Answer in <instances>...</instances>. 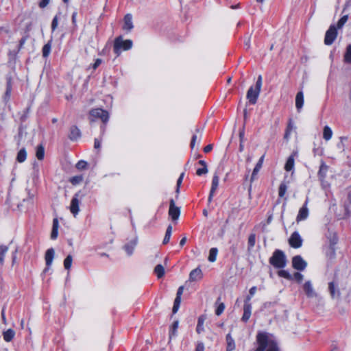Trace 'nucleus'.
<instances>
[{"label":"nucleus","instance_id":"nucleus-1","mask_svg":"<svg viewBox=\"0 0 351 351\" xmlns=\"http://www.w3.org/2000/svg\"><path fill=\"white\" fill-rule=\"evenodd\" d=\"M256 341L258 346L255 351H278L276 343L270 339L266 333H258Z\"/></svg>","mask_w":351,"mask_h":351},{"label":"nucleus","instance_id":"nucleus-2","mask_svg":"<svg viewBox=\"0 0 351 351\" xmlns=\"http://www.w3.org/2000/svg\"><path fill=\"white\" fill-rule=\"evenodd\" d=\"M269 262L275 268H284L287 265V258L282 250H276L269 258Z\"/></svg>","mask_w":351,"mask_h":351},{"label":"nucleus","instance_id":"nucleus-3","mask_svg":"<svg viewBox=\"0 0 351 351\" xmlns=\"http://www.w3.org/2000/svg\"><path fill=\"white\" fill-rule=\"evenodd\" d=\"M262 86V77L259 75L256 82L255 87L251 86L247 92V99L251 104H255L257 101Z\"/></svg>","mask_w":351,"mask_h":351},{"label":"nucleus","instance_id":"nucleus-4","mask_svg":"<svg viewBox=\"0 0 351 351\" xmlns=\"http://www.w3.org/2000/svg\"><path fill=\"white\" fill-rule=\"evenodd\" d=\"M132 41L131 40H123L122 36H119L114 39V52L119 56L121 49L129 50L132 47Z\"/></svg>","mask_w":351,"mask_h":351},{"label":"nucleus","instance_id":"nucleus-5","mask_svg":"<svg viewBox=\"0 0 351 351\" xmlns=\"http://www.w3.org/2000/svg\"><path fill=\"white\" fill-rule=\"evenodd\" d=\"M95 118L100 119L104 123H106L109 119V114L108 111L101 108H93L89 112L90 121H94Z\"/></svg>","mask_w":351,"mask_h":351},{"label":"nucleus","instance_id":"nucleus-6","mask_svg":"<svg viewBox=\"0 0 351 351\" xmlns=\"http://www.w3.org/2000/svg\"><path fill=\"white\" fill-rule=\"evenodd\" d=\"M81 192L79 191L76 193L73 197L71 204L69 206V209L73 215L75 217L80 211V199L79 197H82L83 195H80Z\"/></svg>","mask_w":351,"mask_h":351},{"label":"nucleus","instance_id":"nucleus-7","mask_svg":"<svg viewBox=\"0 0 351 351\" xmlns=\"http://www.w3.org/2000/svg\"><path fill=\"white\" fill-rule=\"evenodd\" d=\"M337 36V27L334 25H330L329 29L326 32L324 43L326 45H332V43L336 39Z\"/></svg>","mask_w":351,"mask_h":351},{"label":"nucleus","instance_id":"nucleus-8","mask_svg":"<svg viewBox=\"0 0 351 351\" xmlns=\"http://www.w3.org/2000/svg\"><path fill=\"white\" fill-rule=\"evenodd\" d=\"M306 262L302 258L301 256L297 255L292 258V266L294 269L303 271L306 267Z\"/></svg>","mask_w":351,"mask_h":351},{"label":"nucleus","instance_id":"nucleus-9","mask_svg":"<svg viewBox=\"0 0 351 351\" xmlns=\"http://www.w3.org/2000/svg\"><path fill=\"white\" fill-rule=\"evenodd\" d=\"M289 245L293 248H299L302 246V239L298 232H294L289 239Z\"/></svg>","mask_w":351,"mask_h":351},{"label":"nucleus","instance_id":"nucleus-10","mask_svg":"<svg viewBox=\"0 0 351 351\" xmlns=\"http://www.w3.org/2000/svg\"><path fill=\"white\" fill-rule=\"evenodd\" d=\"M169 215L172 220H177L180 215V208L176 206L174 200L171 199L169 201Z\"/></svg>","mask_w":351,"mask_h":351},{"label":"nucleus","instance_id":"nucleus-11","mask_svg":"<svg viewBox=\"0 0 351 351\" xmlns=\"http://www.w3.org/2000/svg\"><path fill=\"white\" fill-rule=\"evenodd\" d=\"M298 156V151L295 150L293 151L291 154L287 158L286 163L285 165V169L287 171H291L294 168V164H295V158H297Z\"/></svg>","mask_w":351,"mask_h":351},{"label":"nucleus","instance_id":"nucleus-12","mask_svg":"<svg viewBox=\"0 0 351 351\" xmlns=\"http://www.w3.org/2000/svg\"><path fill=\"white\" fill-rule=\"evenodd\" d=\"M219 176L217 175V173H215L213 176V178L211 188H210V193H209L208 198V203H210L213 200L214 194H215V191H217L218 186H219Z\"/></svg>","mask_w":351,"mask_h":351},{"label":"nucleus","instance_id":"nucleus-13","mask_svg":"<svg viewBox=\"0 0 351 351\" xmlns=\"http://www.w3.org/2000/svg\"><path fill=\"white\" fill-rule=\"evenodd\" d=\"M123 29L127 32H130L134 28L132 23V16L131 14H127L123 19Z\"/></svg>","mask_w":351,"mask_h":351},{"label":"nucleus","instance_id":"nucleus-14","mask_svg":"<svg viewBox=\"0 0 351 351\" xmlns=\"http://www.w3.org/2000/svg\"><path fill=\"white\" fill-rule=\"evenodd\" d=\"M307 200L305 202L304 206L299 210L298 214L296 217V221L298 222L300 221L305 220L308 216V209L306 206Z\"/></svg>","mask_w":351,"mask_h":351},{"label":"nucleus","instance_id":"nucleus-15","mask_svg":"<svg viewBox=\"0 0 351 351\" xmlns=\"http://www.w3.org/2000/svg\"><path fill=\"white\" fill-rule=\"evenodd\" d=\"M54 254L55 252L53 248H49L47 250L45 253V261L47 267L45 269L44 272H46L49 269L51 265L52 264Z\"/></svg>","mask_w":351,"mask_h":351},{"label":"nucleus","instance_id":"nucleus-16","mask_svg":"<svg viewBox=\"0 0 351 351\" xmlns=\"http://www.w3.org/2000/svg\"><path fill=\"white\" fill-rule=\"evenodd\" d=\"M264 158H265V155H263L259 158L258 162L256 163V165L252 171V176H251V178H250L251 182H254L257 178L256 176H257L258 171H260V169H261V167L263 166Z\"/></svg>","mask_w":351,"mask_h":351},{"label":"nucleus","instance_id":"nucleus-17","mask_svg":"<svg viewBox=\"0 0 351 351\" xmlns=\"http://www.w3.org/2000/svg\"><path fill=\"white\" fill-rule=\"evenodd\" d=\"M203 277L202 271L199 267L193 269L189 274L190 281H198Z\"/></svg>","mask_w":351,"mask_h":351},{"label":"nucleus","instance_id":"nucleus-18","mask_svg":"<svg viewBox=\"0 0 351 351\" xmlns=\"http://www.w3.org/2000/svg\"><path fill=\"white\" fill-rule=\"evenodd\" d=\"M137 243V238L135 237L123 246L124 250L126 252L128 256H131L133 253L135 246Z\"/></svg>","mask_w":351,"mask_h":351},{"label":"nucleus","instance_id":"nucleus-19","mask_svg":"<svg viewBox=\"0 0 351 351\" xmlns=\"http://www.w3.org/2000/svg\"><path fill=\"white\" fill-rule=\"evenodd\" d=\"M252 314V305L251 304H244L243 305V315L241 317V320L243 322H247Z\"/></svg>","mask_w":351,"mask_h":351},{"label":"nucleus","instance_id":"nucleus-20","mask_svg":"<svg viewBox=\"0 0 351 351\" xmlns=\"http://www.w3.org/2000/svg\"><path fill=\"white\" fill-rule=\"evenodd\" d=\"M304 105V95L302 91H299L295 97V107L298 112H300Z\"/></svg>","mask_w":351,"mask_h":351},{"label":"nucleus","instance_id":"nucleus-21","mask_svg":"<svg viewBox=\"0 0 351 351\" xmlns=\"http://www.w3.org/2000/svg\"><path fill=\"white\" fill-rule=\"evenodd\" d=\"M303 289L306 295L308 298H313L315 296L316 294L313 289L312 285L310 281H307L304 283Z\"/></svg>","mask_w":351,"mask_h":351},{"label":"nucleus","instance_id":"nucleus-22","mask_svg":"<svg viewBox=\"0 0 351 351\" xmlns=\"http://www.w3.org/2000/svg\"><path fill=\"white\" fill-rule=\"evenodd\" d=\"M80 136H81V132H80V130H79V128L75 125L72 126L70 129V134L69 136V138L71 141H75L78 138H80Z\"/></svg>","mask_w":351,"mask_h":351},{"label":"nucleus","instance_id":"nucleus-23","mask_svg":"<svg viewBox=\"0 0 351 351\" xmlns=\"http://www.w3.org/2000/svg\"><path fill=\"white\" fill-rule=\"evenodd\" d=\"M226 341L227 344L226 351H233L235 349V342L230 333L226 335Z\"/></svg>","mask_w":351,"mask_h":351},{"label":"nucleus","instance_id":"nucleus-24","mask_svg":"<svg viewBox=\"0 0 351 351\" xmlns=\"http://www.w3.org/2000/svg\"><path fill=\"white\" fill-rule=\"evenodd\" d=\"M58 227L59 223L57 218H54L53 220L52 230L51 232V239L54 240L57 238L58 234Z\"/></svg>","mask_w":351,"mask_h":351},{"label":"nucleus","instance_id":"nucleus-25","mask_svg":"<svg viewBox=\"0 0 351 351\" xmlns=\"http://www.w3.org/2000/svg\"><path fill=\"white\" fill-rule=\"evenodd\" d=\"M328 290L332 298H335V297H338L339 295V291L338 289H336L333 282H330L329 283Z\"/></svg>","mask_w":351,"mask_h":351},{"label":"nucleus","instance_id":"nucleus-26","mask_svg":"<svg viewBox=\"0 0 351 351\" xmlns=\"http://www.w3.org/2000/svg\"><path fill=\"white\" fill-rule=\"evenodd\" d=\"M206 317L204 315H201L199 317L197 320V324L196 327V331L198 334H200L204 331V323L205 322Z\"/></svg>","mask_w":351,"mask_h":351},{"label":"nucleus","instance_id":"nucleus-27","mask_svg":"<svg viewBox=\"0 0 351 351\" xmlns=\"http://www.w3.org/2000/svg\"><path fill=\"white\" fill-rule=\"evenodd\" d=\"M14 335L15 332L12 329H8L3 333V339L7 342L11 341Z\"/></svg>","mask_w":351,"mask_h":351},{"label":"nucleus","instance_id":"nucleus-28","mask_svg":"<svg viewBox=\"0 0 351 351\" xmlns=\"http://www.w3.org/2000/svg\"><path fill=\"white\" fill-rule=\"evenodd\" d=\"M26 158H27V152H26L25 148L23 147L19 151L17 156H16V160L19 162H23L26 160Z\"/></svg>","mask_w":351,"mask_h":351},{"label":"nucleus","instance_id":"nucleus-29","mask_svg":"<svg viewBox=\"0 0 351 351\" xmlns=\"http://www.w3.org/2000/svg\"><path fill=\"white\" fill-rule=\"evenodd\" d=\"M332 131L331 128L329 126L326 125L323 130L324 139L328 141L332 138Z\"/></svg>","mask_w":351,"mask_h":351},{"label":"nucleus","instance_id":"nucleus-30","mask_svg":"<svg viewBox=\"0 0 351 351\" xmlns=\"http://www.w3.org/2000/svg\"><path fill=\"white\" fill-rule=\"evenodd\" d=\"M219 300L220 298H218L215 302V305H217V308L215 309V314L217 316H219L221 314H222L225 309V304L223 302L219 303Z\"/></svg>","mask_w":351,"mask_h":351},{"label":"nucleus","instance_id":"nucleus-31","mask_svg":"<svg viewBox=\"0 0 351 351\" xmlns=\"http://www.w3.org/2000/svg\"><path fill=\"white\" fill-rule=\"evenodd\" d=\"M36 156L38 160H41L45 156V148L43 145H39L36 147Z\"/></svg>","mask_w":351,"mask_h":351},{"label":"nucleus","instance_id":"nucleus-32","mask_svg":"<svg viewBox=\"0 0 351 351\" xmlns=\"http://www.w3.org/2000/svg\"><path fill=\"white\" fill-rule=\"evenodd\" d=\"M154 273L158 278H161L165 275L164 267L160 264L157 265L154 268Z\"/></svg>","mask_w":351,"mask_h":351},{"label":"nucleus","instance_id":"nucleus-33","mask_svg":"<svg viewBox=\"0 0 351 351\" xmlns=\"http://www.w3.org/2000/svg\"><path fill=\"white\" fill-rule=\"evenodd\" d=\"M172 232V226L169 225L165 232V235L162 241V244L166 245L169 243Z\"/></svg>","mask_w":351,"mask_h":351},{"label":"nucleus","instance_id":"nucleus-34","mask_svg":"<svg viewBox=\"0 0 351 351\" xmlns=\"http://www.w3.org/2000/svg\"><path fill=\"white\" fill-rule=\"evenodd\" d=\"M51 40H49L47 44H45L43 47V56L47 58L51 51Z\"/></svg>","mask_w":351,"mask_h":351},{"label":"nucleus","instance_id":"nucleus-35","mask_svg":"<svg viewBox=\"0 0 351 351\" xmlns=\"http://www.w3.org/2000/svg\"><path fill=\"white\" fill-rule=\"evenodd\" d=\"M218 250L216 247H213L209 251L208 261L210 262H215L216 261Z\"/></svg>","mask_w":351,"mask_h":351},{"label":"nucleus","instance_id":"nucleus-36","mask_svg":"<svg viewBox=\"0 0 351 351\" xmlns=\"http://www.w3.org/2000/svg\"><path fill=\"white\" fill-rule=\"evenodd\" d=\"M255 243H256V235H255V234H251L248 237V241H247L248 250H250L252 248L254 247V246L255 245Z\"/></svg>","mask_w":351,"mask_h":351},{"label":"nucleus","instance_id":"nucleus-37","mask_svg":"<svg viewBox=\"0 0 351 351\" xmlns=\"http://www.w3.org/2000/svg\"><path fill=\"white\" fill-rule=\"evenodd\" d=\"M180 302H181V296L178 297V296L176 295V297L175 298V300H174L173 306V308H172L173 313H177V311L179 309V307H180Z\"/></svg>","mask_w":351,"mask_h":351},{"label":"nucleus","instance_id":"nucleus-38","mask_svg":"<svg viewBox=\"0 0 351 351\" xmlns=\"http://www.w3.org/2000/svg\"><path fill=\"white\" fill-rule=\"evenodd\" d=\"M344 60L347 63L351 64V45H348L344 55Z\"/></svg>","mask_w":351,"mask_h":351},{"label":"nucleus","instance_id":"nucleus-39","mask_svg":"<svg viewBox=\"0 0 351 351\" xmlns=\"http://www.w3.org/2000/svg\"><path fill=\"white\" fill-rule=\"evenodd\" d=\"M278 275L280 277L285 278L287 280H293V276L291 275L286 270H280L278 271Z\"/></svg>","mask_w":351,"mask_h":351},{"label":"nucleus","instance_id":"nucleus-40","mask_svg":"<svg viewBox=\"0 0 351 351\" xmlns=\"http://www.w3.org/2000/svg\"><path fill=\"white\" fill-rule=\"evenodd\" d=\"M287 190V186L285 183L282 182L278 189V195L280 197H283Z\"/></svg>","mask_w":351,"mask_h":351},{"label":"nucleus","instance_id":"nucleus-41","mask_svg":"<svg viewBox=\"0 0 351 351\" xmlns=\"http://www.w3.org/2000/svg\"><path fill=\"white\" fill-rule=\"evenodd\" d=\"M83 180V176L82 175L75 176L70 178L69 181L73 185H77L82 182Z\"/></svg>","mask_w":351,"mask_h":351},{"label":"nucleus","instance_id":"nucleus-42","mask_svg":"<svg viewBox=\"0 0 351 351\" xmlns=\"http://www.w3.org/2000/svg\"><path fill=\"white\" fill-rule=\"evenodd\" d=\"M73 258L71 255H68L64 261V267L66 269H70L72 265Z\"/></svg>","mask_w":351,"mask_h":351},{"label":"nucleus","instance_id":"nucleus-43","mask_svg":"<svg viewBox=\"0 0 351 351\" xmlns=\"http://www.w3.org/2000/svg\"><path fill=\"white\" fill-rule=\"evenodd\" d=\"M348 19V15L343 16L337 22V28H341Z\"/></svg>","mask_w":351,"mask_h":351},{"label":"nucleus","instance_id":"nucleus-44","mask_svg":"<svg viewBox=\"0 0 351 351\" xmlns=\"http://www.w3.org/2000/svg\"><path fill=\"white\" fill-rule=\"evenodd\" d=\"M178 327V321H175L173 323L172 326H171V330L169 332V337L170 338H171L172 336H175L176 335Z\"/></svg>","mask_w":351,"mask_h":351},{"label":"nucleus","instance_id":"nucleus-45","mask_svg":"<svg viewBox=\"0 0 351 351\" xmlns=\"http://www.w3.org/2000/svg\"><path fill=\"white\" fill-rule=\"evenodd\" d=\"M339 143H337V147L339 149H342V150H344L345 149V145H344V141H346L348 140V137L346 136H341L339 138Z\"/></svg>","mask_w":351,"mask_h":351},{"label":"nucleus","instance_id":"nucleus-46","mask_svg":"<svg viewBox=\"0 0 351 351\" xmlns=\"http://www.w3.org/2000/svg\"><path fill=\"white\" fill-rule=\"evenodd\" d=\"M87 166V162L84 160H80L77 162L75 167L77 169H84Z\"/></svg>","mask_w":351,"mask_h":351},{"label":"nucleus","instance_id":"nucleus-47","mask_svg":"<svg viewBox=\"0 0 351 351\" xmlns=\"http://www.w3.org/2000/svg\"><path fill=\"white\" fill-rule=\"evenodd\" d=\"M327 171V166L322 164L321 166H320V168H319V176L320 177H322L324 178L325 176V174H326V172Z\"/></svg>","mask_w":351,"mask_h":351},{"label":"nucleus","instance_id":"nucleus-48","mask_svg":"<svg viewBox=\"0 0 351 351\" xmlns=\"http://www.w3.org/2000/svg\"><path fill=\"white\" fill-rule=\"evenodd\" d=\"M208 173L207 167H202V168H199L197 169L196 174L197 176H202L203 174H206Z\"/></svg>","mask_w":351,"mask_h":351},{"label":"nucleus","instance_id":"nucleus-49","mask_svg":"<svg viewBox=\"0 0 351 351\" xmlns=\"http://www.w3.org/2000/svg\"><path fill=\"white\" fill-rule=\"evenodd\" d=\"M293 279L295 280L298 282H301L303 280V275L299 272H295L293 276Z\"/></svg>","mask_w":351,"mask_h":351},{"label":"nucleus","instance_id":"nucleus-50","mask_svg":"<svg viewBox=\"0 0 351 351\" xmlns=\"http://www.w3.org/2000/svg\"><path fill=\"white\" fill-rule=\"evenodd\" d=\"M184 176V173H182L179 177V178L177 180V189H176V193H179L180 191V186L182 182L183 178Z\"/></svg>","mask_w":351,"mask_h":351},{"label":"nucleus","instance_id":"nucleus-51","mask_svg":"<svg viewBox=\"0 0 351 351\" xmlns=\"http://www.w3.org/2000/svg\"><path fill=\"white\" fill-rule=\"evenodd\" d=\"M58 16H56L53 19L52 23H51V30H52V32H53L56 29V27H58Z\"/></svg>","mask_w":351,"mask_h":351},{"label":"nucleus","instance_id":"nucleus-52","mask_svg":"<svg viewBox=\"0 0 351 351\" xmlns=\"http://www.w3.org/2000/svg\"><path fill=\"white\" fill-rule=\"evenodd\" d=\"M8 250V247L1 245H0V256H5Z\"/></svg>","mask_w":351,"mask_h":351},{"label":"nucleus","instance_id":"nucleus-53","mask_svg":"<svg viewBox=\"0 0 351 351\" xmlns=\"http://www.w3.org/2000/svg\"><path fill=\"white\" fill-rule=\"evenodd\" d=\"M102 60L100 58L96 59L95 63L91 66L93 70L97 69L98 66L102 63Z\"/></svg>","mask_w":351,"mask_h":351},{"label":"nucleus","instance_id":"nucleus-54","mask_svg":"<svg viewBox=\"0 0 351 351\" xmlns=\"http://www.w3.org/2000/svg\"><path fill=\"white\" fill-rule=\"evenodd\" d=\"M195 351H204V345L202 342L197 343Z\"/></svg>","mask_w":351,"mask_h":351},{"label":"nucleus","instance_id":"nucleus-55","mask_svg":"<svg viewBox=\"0 0 351 351\" xmlns=\"http://www.w3.org/2000/svg\"><path fill=\"white\" fill-rule=\"evenodd\" d=\"M197 138V136L196 134H193L192 136V138H191V144H190L191 149L194 148Z\"/></svg>","mask_w":351,"mask_h":351},{"label":"nucleus","instance_id":"nucleus-56","mask_svg":"<svg viewBox=\"0 0 351 351\" xmlns=\"http://www.w3.org/2000/svg\"><path fill=\"white\" fill-rule=\"evenodd\" d=\"M50 0H42L40 3L39 6L42 8H45L49 3Z\"/></svg>","mask_w":351,"mask_h":351},{"label":"nucleus","instance_id":"nucleus-57","mask_svg":"<svg viewBox=\"0 0 351 351\" xmlns=\"http://www.w3.org/2000/svg\"><path fill=\"white\" fill-rule=\"evenodd\" d=\"M94 147L95 149H99L101 147V141L99 140L98 138L95 139Z\"/></svg>","mask_w":351,"mask_h":351},{"label":"nucleus","instance_id":"nucleus-58","mask_svg":"<svg viewBox=\"0 0 351 351\" xmlns=\"http://www.w3.org/2000/svg\"><path fill=\"white\" fill-rule=\"evenodd\" d=\"M291 125L289 124L287 129V131L285 134V136H284V138L285 139H288L289 137V135H290V132H291Z\"/></svg>","mask_w":351,"mask_h":351},{"label":"nucleus","instance_id":"nucleus-59","mask_svg":"<svg viewBox=\"0 0 351 351\" xmlns=\"http://www.w3.org/2000/svg\"><path fill=\"white\" fill-rule=\"evenodd\" d=\"M26 40H27V38L26 37H23L20 41H19V49H21L23 45L25 44V43L26 42Z\"/></svg>","mask_w":351,"mask_h":351},{"label":"nucleus","instance_id":"nucleus-60","mask_svg":"<svg viewBox=\"0 0 351 351\" xmlns=\"http://www.w3.org/2000/svg\"><path fill=\"white\" fill-rule=\"evenodd\" d=\"M213 149V145L211 144H209L208 145H206L204 148V152L205 153H208L209 152H210Z\"/></svg>","mask_w":351,"mask_h":351},{"label":"nucleus","instance_id":"nucleus-61","mask_svg":"<svg viewBox=\"0 0 351 351\" xmlns=\"http://www.w3.org/2000/svg\"><path fill=\"white\" fill-rule=\"evenodd\" d=\"M11 90H12L11 85H10V82H8L6 92H5V95L7 96H10Z\"/></svg>","mask_w":351,"mask_h":351},{"label":"nucleus","instance_id":"nucleus-62","mask_svg":"<svg viewBox=\"0 0 351 351\" xmlns=\"http://www.w3.org/2000/svg\"><path fill=\"white\" fill-rule=\"evenodd\" d=\"M183 290H184V287L183 286L180 287L177 291L176 295L178 297L182 296Z\"/></svg>","mask_w":351,"mask_h":351},{"label":"nucleus","instance_id":"nucleus-63","mask_svg":"<svg viewBox=\"0 0 351 351\" xmlns=\"http://www.w3.org/2000/svg\"><path fill=\"white\" fill-rule=\"evenodd\" d=\"M76 17H77V12H74L73 14H72V23L74 25H75V23H76Z\"/></svg>","mask_w":351,"mask_h":351},{"label":"nucleus","instance_id":"nucleus-64","mask_svg":"<svg viewBox=\"0 0 351 351\" xmlns=\"http://www.w3.org/2000/svg\"><path fill=\"white\" fill-rule=\"evenodd\" d=\"M256 291V287H252L250 289V291H249L250 295L251 296H253V295L255 294Z\"/></svg>","mask_w":351,"mask_h":351}]
</instances>
